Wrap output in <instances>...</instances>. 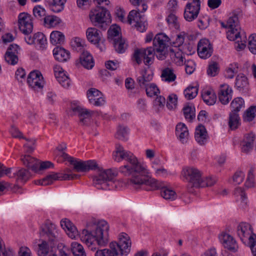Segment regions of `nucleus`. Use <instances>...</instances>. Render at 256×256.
<instances>
[{
  "label": "nucleus",
  "mask_w": 256,
  "mask_h": 256,
  "mask_svg": "<svg viewBox=\"0 0 256 256\" xmlns=\"http://www.w3.org/2000/svg\"><path fill=\"white\" fill-rule=\"evenodd\" d=\"M40 234L41 237H47L52 242L57 240L58 233L56 226L49 221L41 226Z\"/></svg>",
  "instance_id": "14"
},
{
  "label": "nucleus",
  "mask_w": 256,
  "mask_h": 256,
  "mask_svg": "<svg viewBox=\"0 0 256 256\" xmlns=\"http://www.w3.org/2000/svg\"><path fill=\"white\" fill-rule=\"evenodd\" d=\"M181 176L184 180L189 183L192 187L200 188L199 183L201 177V172L196 168L194 167H184L181 172Z\"/></svg>",
  "instance_id": "11"
},
{
  "label": "nucleus",
  "mask_w": 256,
  "mask_h": 256,
  "mask_svg": "<svg viewBox=\"0 0 256 256\" xmlns=\"http://www.w3.org/2000/svg\"><path fill=\"white\" fill-rule=\"evenodd\" d=\"M186 120L192 121L195 118V108L192 106V104L188 103L184 105L182 108Z\"/></svg>",
  "instance_id": "40"
},
{
  "label": "nucleus",
  "mask_w": 256,
  "mask_h": 256,
  "mask_svg": "<svg viewBox=\"0 0 256 256\" xmlns=\"http://www.w3.org/2000/svg\"><path fill=\"white\" fill-rule=\"evenodd\" d=\"M70 164L74 165V169L78 172H86L90 170H95L98 168L96 162L94 160L87 161H78L72 158Z\"/></svg>",
  "instance_id": "16"
},
{
  "label": "nucleus",
  "mask_w": 256,
  "mask_h": 256,
  "mask_svg": "<svg viewBox=\"0 0 256 256\" xmlns=\"http://www.w3.org/2000/svg\"><path fill=\"white\" fill-rule=\"evenodd\" d=\"M148 96L152 97L154 96H157L160 93L158 88L156 85L154 83H150L148 86L144 88Z\"/></svg>",
  "instance_id": "56"
},
{
  "label": "nucleus",
  "mask_w": 256,
  "mask_h": 256,
  "mask_svg": "<svg viewBox=\"0 0 256 256\" xmlns=\"http://www.w3.org/2000/svg\"><path fill=\"white\" fill-rule=\"evenodd\" d=\"M67 0H52L48 4L50 10L54 12H62Z\"/></svg>",
  "instance_id": "38"
},
{
  "label": "nucleus",
  "mask_w": 256,
  "mask_h": 256,
  "mask_svg": "<svg viewBox=\"0 0 256 256\" xmlns=\"http://www.w3.org/2000/svg\"><path fill=\"white\" fill-rule=\"evenodd\" d=\"M55 77L58 83L64 88H68L70 84V80L62 68L58 66L54 68Z\"/></svg>",
  "instance_id": "21"
},
{
  "label": "nucleus",
  "mask_w": 256,
  "mask_h": 256,
  "mask_svg": "<svg viewBox=\"0 0 256 256\" xmlns=\"http://www.w3.org/2000/svg\"><path fill=\"white\" fill-rule=\"evenodd\" d=\"M248 47L254 54H256V34H253L249 36Z\"/></svg>",
  "instance_id": "61"
},
{
  "label": "nucleus",
  "mask_w": 256,
  "mask_h": 256,
  "mask_svg": "<svg viewBox=\"0 0 256 256\" xmlns=\"http://www.w3.org/2000/svg\"><path fill=\"white\" fill-rule=\"evenodd\" d=\"M201 95L204 102L208 106L214 105L216 101V94L212 90H203Z\"/></svg>",
  "instance_id": "32"
},
{
  "label": "nucleus",
  "mask_w": 256,
  "mask_h": 256,
  "mask_svg": "<svg viewBox=\"0 0 256 256\" xmlns=\"http://www.w3.org/2000/svg\"><path fill=\"white\" fill-rule=\"evenodd\" d=\"M248 244L254 256H256V235L253 234L249 237Z\"/></svg>",
  "instance_id": "64"
},
{
  "label": "nucleus",
  "mask_w": 256,
  "mask_h": 256,
  "mask_svg": "<svg viewBox=\"0 0 256 256\" xmlns=\"http://www.w3.org/2000/svg\"><path fill=\"white\" fill-rule=\"evenodd\" d=\"M62 228L66 231L68 236L72 239L75 238L78 236V232L76 228L71 222L67 219L64 218L60 221Z\"/></svg>",
  "instance_id": "26"
},
{
  "label": "nucleus",
  "mask_w": 256,
  "mask_h": 256,
  "mask_svg": "<svg viewBox=\"0 0 256 256\" xmlns=\"http://www.w3.org/2000/svg\"><path fill=\"white\" fill-rule=\"evenodd\" d=\"M80 63L84 68L91 69L94 66V62L92 56L88 51H84L80 56Z\"/></svg>",
  "instance_id": "30"
},
{
  "label": "nucleus",
  "mask_w": 256,
  "mask_h": 256,
  "mask_svg": "<svg viewBox=\"0 0 256 256\" xmlns=\"http://www.w3.org/2000/svg\"><path fill=\"white\" fill-rule=\"evenodd\" d=\"M228 126L230 130H234L240 125V118L236 112H231L229 114Z\"/></svg>",
  "instance_id": "36"
},
{
  "label": "nucleus",
  "mask_w": 256,
  "mask_h": 256,
  "mask_svg": "<svg viewBox=\"0 0 256 256\" xmlns=\"http://www.w3.org/2000/svg\"><path fill=\"white\" fill-rule=\"evenodd\" d=\"M198 90L197 86H189L184 90V94L187 100H192L196 97Z\"/></svg>",
  "instance_id": "47"
},
{
  "label": "nucleus",
  "mask_w": 256,
  "mask_h": 256,
  "mask_svg": "<svg viewBox=\"0 0 256 256\" xmlns=\"http://www.w3.org/2000/svg\"><path fill=\"white\" fill-rule=\"evenodd\" d=\"M90 18L94 26L106 30L107 22H109L110 16L109 12L103 6H97L92 10L90 13Z\"/></svg>",
  "instance_id": "6"
},
{
  "label": "nucleus",
  "mask_w": 256,
  "mask_h": 256,
  "mask_svg": "<svg viewBox=\"0 0 256 256\" xmlns=\"http://www.w3.org/2000/svg\"><path fill=\"white\" fill-rule=\"evenodd\" d=\"M71 109L75 114L78 115L81 124L88 125L90 122L93 112L75 105L72 106Z\"/></svg>",
  "instance_id": "18"
},
{
  "label": "nucleus",
  "mask_w": 256,
  "mask_h": 256,
  "mask_svg": "<svg viewBox=\"0 0 256 256\" xmlns=\"http://www.w3.org/2000/svg\"><path fill=\"white\" fill-rule=\"evenodd\" d=\"M34 44L38 46L41 50L45 49L47 44L46 36L42 33L40 32L34 34Z\"/></svg>",
  "instance_id": "41"
},
{
  "label": "nucleus",
  "mask_w": 256,
  "mask_h": 256,
  "mask_svg": "<svg viewBox=\"0 0 256 256\" xmlns=\"http://www.w3.org/2000/svg\"><path fill=\"white\" fill-rule=\"evenodd\" d=\"M142 10L138 8V10H132L130 12L128 16V22L139 32H144L146 30L147 23L144 14H142L140 12H145L148 6L144 4H142Z\"/></svg>",
  "instance_id": "7"
},
{
  "label": "nucleus",
  "mask_w": 256,
  "mask_h": 256,
  "mask_svg": "<svg viewBox=\"0 0 256 256\" xmlns=\"http://www.w3.org/2000/svg\"><path fill=\"white\" fill-rule=\"evenodd\" d=\"M237 234L242 241H244L245 238L248 239L249 237L254 234L251 226L246 222H242L238 226Z\"/></svg>",
  "instance_id": "27"
},
{
  "label": "nucleus",
  "mask_w": 256,
  "mask_h": 256,
  "mask_svg": "<svg viewBox=\"0 0 256 256\" xmlns=\"http://www.w3.org/2000/svg\"><path fill=\"white\" fill-rule=\"evenodd\" d=\"M244 102L242 98H236L231 102L232 112L238 113L240 110L244 107Z\"/></svg>",
  "instance_id": "49"
},
{
  "label": "nucleus",
  "mask_w": 256,
  "mask_h": 256,
  "mask_svg": "<svg viewBox=\"0 0 256 256\" xmlns=\"http://www.w3.org/2000/svg\"><path fill=\"white\" fill-rule=\"evenodd\" d=\"M235 85L239 90H244L248 86L247 78L243 74H238L236 78Z\"/></svg>",
  "instance_id": "43"
},
{
  "label": "nucleus",
  "mask_w": 256,
  "mask_h": 256,
  "mask_svg": "<svg viewBox=\"0 0 256 256\" xmlns=\"http://www.w3.org/2000/svg\"><path fill=\"white\" fill-rule=\"evenodd\" d=\"M27 82L31 88L34 90L42 89L44 84L42 76L38 71H33L29 74Z\"/></svg>",
  "instance_id": "19"
},
{
  "label": "nucleus",
  "mask_w": 256,
  "mask_h": 256,
  "mask_svg": "<svg viewBox=\"0 0 256 256\" xmlns=\"http://www.w3.org/2000/svg\"><path fill=\"white\" fill-rule=\"evenodd\" d=\"M108 230L109 226L106 221L92 220L87 224L86 228L82 230L80 238L82 242L94 250L96 248L93 245L98 244L104 246L108 244Z\"/></svg>",
  "instance_id": "3"
},
{
  "label": "nucleus",
  "mask_w": 256,
  "mask_h": 256,
  "mask_svg": "<svg viewBox=\"0 0 256 256\" xmlns=\"http://www.w3.org/2000/svg\"><path fill=\"white\" fill-rule=\"evenodd\" d=\"M192 48V47L188 46L184 44L182 47V49L170 48L169 50V54L172 60L177 65L180 66L184 64L183 54H191Z\"/></svg>",
  "instance_id": "15"
},
{
  "label": "nucleus",
  "mask_w": 256,
  "mask_h": 256,
  "mask_svg": "<svg viewBox=\"0 0 256 256\" xmlns=\"http://www.w3.org/2000/svg\"><path fill=\"white\" fill-rule=\"evenodd\" d=\"M34 15L37 18H42L46 16V10L40 6H34L33 9Z\"/></svg>",
  "instance_id": "62"
},
{
  "label": "nucleus",
  "mask_w": 256,
  "mask_h": 256,
  "mask_svg": "<svg viewBox=\"0 0 256 256\" xmlns=\"http://www.w3.org/2000/svg\"><path fill=\"white\" fill-rule=\"evenodd\" d=\"M177 102V96L174 94H171L167 98L166 106L169 110H173L176 108Z\"/></svg>",
  "instance_id": "57"
},
{
  "label": "nucleus",
  "mask_w": 256,
  "mask_h": 256,
  "mask_svg": "<svg viewBox=\"0 0 256 256\" xmlns=\"http://www.w3.org/2000/svg\"><path fill=\"white\" fill-rule=\"evenodd\" d=\"M256 116V106H250L244 112L243 115L244 121L250 122L252 121Z\"/></svg>",
  "instance_id": "44"
},
{
  "label": "nucleus",
  "mask_w": 256,
  "mask_h": 256,
  "mask_svg": "<svg viewBox=\"0 0 256 256\" xmlns=\"http://www.w3.org/2000/svg\"><path fill=\"white\" fill-rule=\"evenodd\" d=\"M219 67L218 64L216 62H212L210 63L207 69V74L210 76H214L218 74Z\"/></svg>",
  "instance_id": "53"
},
{
  "label": "nucleus",
  "mask_w": 256,
  "mask_h": 256,
  "mask_svg": "<svg viewBox=\"0 0 256 256\" xmlns=\"http://www.w3.org/2000/svg\"><path fill=\"white\" fill-rule=\"evenodd\" d=\"M176 134L182 142H186L188 136V131L185 124L180 122L176 125Z\"/></svg>",
  "instance_id": "31"
},
{
  "label": "nucleus",
  "mask_w": 256,
  "mask_h": 256,
  "mask_svg": "<svg viewBox=\"0 0 256 256\" xmlns=\"http://www.w3.org/2000/svg\"><path fill=\"white\" fill-rule=\"evenodd\" d=\"M71 250L74 256H86L83 246L76 242L72 243Z\"/></svg>",
  "instance_id": "45"
},
{
  "label": "nucleus",
  "mask_w": 256,
  "mask_h": 256,
  "mask_svg": "<svg viewBox=\"0 0 256 256\" xmlns=\"http://www.w3.org/2000/svg\"><path fill=\"white\" fill-rule=\"evenodd\" d=\"M166 20L170 26L174 28L175 29L179 28L180 25L178 22L177 17L174 14H170Z\"/></svg>",
  "instance_id": "59"
},
{
  "label": "nucleus",
  "mask_w": 256,
  "mask_h": 256,
  "mask_svg": "<svg viewBox=\"0 0 256 256\" xmlns=\"http://www.w3.org/2000/svg\"><path fill=\"white\" fill-rule=\"evenodd\" d=\"M255 139L256 136L253 132L246 134L240 144L242 152L245 154H248L251 152L253 148Z\"/></svg>",
  "instance_id": "22"
},
{
  "label": "nucleus",
  "mask_w": 256,
  "mask_h": 256,
  "mask_svg": "<svg viewBox=\"0 0 256 256\" xmlns=\"http://www.w3.org/2000/svg\"><path fill=\"white\" fill-rule=\"evenodd\" d=\"M128 129L127 126L119 125L115 136L116 138L122 140H126L128 138Z\"/></svg>",
  "instance_id": "48"
},
{
  "label": "nucleus",
  "mask_w": 256,
  "mask_h": 256,
  "mask_svg": "<svg viewBox=\"0 0 256 256\" xmlns=\"http://www.w3.org/2000/svg\"><path fill=\"white\" fill-rule=\"evenodd\" d=\"M13 250L10 248H6L4 242L0 237V256H14Z\"/></svg>",
  "instance_id": "52"
},
{
  "label": "nucleus",
  "mask_w": 256,
  "mask_h": 256,
  "mask_svg": "<svg viewBox=\"0 0 256 256\" xmlns=\"http://www.w3.org/2000/svg\"><path fill=\"white\" fill-rule=\"evenodd\" d=\"M238 20L237 16L230 17L224 24L222 22V26L223 27L228 28L227 32V38L230 40H236L235 47L238 50H244L246 46L245 36H244V40H242V36H240V28L238 24Z\"/></svg>",
  "instance_id": "5"
},
{
  "label": "nucleus",
  "mask_w": 256,
  "mask_h": 256,
  "mask_svg": "<svg viewBox=\"0 0 256 256\" xmlns=\"http://www.w3.org/2000/svg\"><path fill=\"white\" fill-rule=\"evenodd\" d=\"M200 10L194 8H190V6H186L184 14V18L188 22L192 21L198 17Z\"/></svg>",
  "instance_id": "35"
},
{
  "label": "nucleus",
  "mask_w": 256,
  "mask_h": 256,
  "mask_svg": "<svg viewBox=\"0 0 256 256\" xmlns=\"http://www.w3.org/2000/svg\"><path fill=\"white\" fill-rule=\"evenodd\" d=\"M116 170L108 169L100 171L98 174L94 178V184L98 189H106L110 184H112V180L116 176Z\"/></svg>",
  "instance_id": "9"
},
{
  "label": "nucleus",
  "mask_w": 256,
  "mask_h": 256,
  "mask_svg": "<svg viewBox=\"0 0 256 256\" xmlns=\"http://www.w3.org/2000/svg\"><path fill=\"white\" fill-rule=\"evenodd\" d=\"M23 164L28 168L34 172L38 171L40 162L38 160L30 155H24L20 158Z\"/></svg>",
  "instance_id": "28"
},
{
  "label": "nucleus",
  "mask_w": 256,
  "mask_h": 256,
  "mask_svg": "<svg viewBox=\"0 0 256 256\" xmlns=\"http://www.w3.org/2000/svg\"><path fill=\"white\" fill-rule=\"evenodd\" d=\"M184 35L185 34L184 32H181L178 34L176 40L172 42L170 41L171 44H170L175 48L182 46V44L184 40Z\"/></svg>",
  "instance_id": "60"
},
{
  "label": "nucleus",
  "mask_w": 256,
  "mask_h": 256,
  "mask_svg": "<svg viewBox=\"0 0 256 256\" xmlns=\"http://www.w3.org/2000/svg\"><path fill=\"white\" fill-rule=\"evenodd\" d=\"M38 244L33 246V249L38 256H54V254H58V251L53 252L54 242L44 240H40Z\"/></svg>",
  "instance_id": "12"
},
{
  "label": "nucleus",
  "mask_w": 256,
  "mask_h": 256,
  "mask_svg": "<svg viewBox=\"0 0 256 256\" xmlns=\"http://www.w3.org/2000/svg\"><path fill=\"white\" fill-rule=\"evenodd\" d=\"M220 242L225 248L233 252L237 251L238 246L233 237L228 234H222L219 236Z\"/></svg>",
  "instance_id": "23"
},
{
  "label": "nucleus",
  "mask_w": 256,
  "mask_h": 256,
  "mask_svg": "<svg viewBox=\"0 0 256 256\" xmlns=\"http://www.w3.org/2000/svg\"><path fill=\"white\" fill-rule=\"evenodd\" d=\"M10 48H8L6 53L4 55V59L6 62H7L8 64H10L12 65H15L16 64L18 60V58L17 55L15 54H12Z\"/></svg>",
  "instance_id": "50"
},
{
  "label": "nucleus",
  "mask_w": 256,
  "mask_h": 256,
  "mask_svg": "<svg viewBox=\"0 0 256 256\" xmlns=\"http://www.w3.org/2000/svg\"><path fill=\"white\" fill-rule=\"evenodd\" d=\"M78 176L73 174L71 170L66 168L62 173L52 172L44 178L38 180L36 182V184L42 186H47L52 184L54 181L56 180H70L78 178Z\"/></svg>",
  "instance_id": "10"
},
{
  "label": "nucleus",
  "mask_w": 256,
  "mask_h": 256,
  "mask_svg": "<svg viewBox=\"0 0 256 256\" xmlns=\"http://www.w3.org/2000/svg\"><path fill=\"white\" fill-rule=\"evenodd\" d=\"M112 156L114 160L118 162L122 160L126 162L124 165L120 167L119 172L128 177V185L135 189L143 188L146 190L160 189L161 196L164 199L172 201L176 198V193L166 186L163 182L150 176L146 166L139 162L130 152L125 150L121 146H117Z\"/></svg>",
  "instance_id": "1"
},
{
  "label": "nucleus",
  "mask_w": 256,
  "mask_h": 256,
  "mask_svg": "<svg viewBox=\"0 0 256 256\" xmlns=\"http://www.w3.org/2000/svg\"><path fill=\"white\" fill-rule=\"evenodd\" d=\"M86 36L88 40L92 44H96L101 51L106 49L104 44V39L99 30L95 28H89L86 31Z\"/></svg>",
  "instance_id": "13"
},
{
  "label": "nucleus",
  "mask_w": 256,
  "mask_h": 256,
  "mask_svg": "<svg viewBox=\"0 0 256 256\" xmlns=\"http://www.w3.org/2000/svg\"><path fill=\"white\" fill-rule=\"evenodd\" d=\"M113 45L116 51L120 54L125 52L128 48V44L126 40L122 37H118L113 39Z\"/></svg>",
  "instance_id": "34"
},
{
  "label": "nucleus",
  "mask_w": 256,
  "mask_h": 256,
  "mask_svg": "<svg viewBox=\"0 0 256 256\" xmlns=\"http://www.w3.org/2000/svg\"><path fill=\"white\" fill-rule=\"evenodd\" d=\"M170 44H171L170 40L166 34H158L153 40V47L136 50L133 54V60L140 64L143 59L144 64L147 66L153 62L154 54L158 60H164L166 57V49Z\"/></svg>",
  "instance_id": "2"
},
{
  "label": "nucleus",
  "mask_w": 256,
  "mask_h": 256,
  "mask_svg": "<svg viewBox=\"0 0 256 256\" xmlns=\"http://www.w3.org/2000/svg\"><path fill=\"white\" fill-rule=\"evenodd\" d=\"M161 76L162 80L168 82H174L176 78V76L174 74L173 70L168 68L162 70Z\"/></svg>",
  "instance_id": "46"
},
{
  "label": "nucleus",
  "mask_w": 256,
  "mask_h": 256,
  "mask_svg": "<svg viewBox=\"0 0 256 256\" xmlns=\"http://www.w3.org/2000/svg\"><path fill=\"white\" fill-rule=\"evenodd\" d=\"M44 20V25L48 28L55 27L62 22L61 19L56 16H48Z\"/></svg>",
  "instance_id": "42"
},
{
  "label": "nucleus",
  "mask_w": 256,
  "mask_h": 256,
  "mask_svg": "<svg viewBox=\"0 0 256 256\" xmlns=\"http://www.w3.org/2000/svg\"><path fill=\"white\" fill-rule=\"evenodd\" d=\"M196 140L200 145L204 144L208 139V134L205 127L200 124L196 128L194 134Z\"/></svg>",
  "instance_id": "29"
},
{
  "label": "nucleus",
  "mask_w": 256,
  "mask_h": 256,
  "mask_svg": "<svg viewBox=\"0 0 256 256\" xmlns=\"http://www.w3.org/2000/svg\"><path fill=\"white\" fill-rule=\"evenodd\" d=\"M53 54L55 58L59 62H64L70 58V54L62 47H56L53 50Z\"/></svg>",
  "instance_id": "33"
},
{
  "label": "nucleus",
  "mask_w": 256,
  "mask_h": 256,
  "mask_svg": "<svg viewBox=\"0 0 256 256\" xmlns=\"http://www.w3.org/2000/svg\"><path fill=\"white\" fill-rule=\"evenodd\" d=\"M54 155L55 156L56 158H58L57 161L58 162H60L62 160H67L70 162L71 158H72V157L69 156L64 151L54 152Z\"/></svg>",
  "instance_id": "63"
},
{
  "label": "nucleus",
  "mask_w": 256,
  "mask_h": 256,
  "mask_svg": "<svg viewBox=\"0 0 256 256\" xmlns=\"http://www.w3.org/2000/svg\"><path fill=\"white\" fill-rule=\"evenodd\" d=\"M153 72L150 70H142L136 78V82L140 86L143 88L148 86L153 78Z\"/></svg>",
  "instance_id": "25"
},
{
  "label": "nucleus",
  "mask_w": 256,
  "mask_h": 256,
  "mask_svg": "<svg viewBox=\"0 0 256 256\" xmlns=\"http://www.w3.org/2000/svg\"><path fill=\"white\" fill-rule=\"evenodd\" d=\"M18 26L20 30L25 35L24 40L28 44H34V35L30 34L33 29V24L30 16L26 13H20L18 16Z\"/></svg>",
  "instance_id": "8"
},
{
  "label": "nucleus",
  "mask_w": 256,
  "mask_h": 256,
  "mask_svg": "<svg viewBox=\"0 0 256 256\" xmlns=\"http://www.w3.org/2000/svg\"><path fill=\"white\" fill-rule=\"evenodd\" d=\"M254 169L251 168L248 172L247 178L245 182V186L248 188H252L254 186Z\"/></svg>",
  "instance_id": "58"
},
{
  "label": "nucleus",
  "mask_w": 256,
  "mask_h": 256,
  "mask_svg": "<svg viewBox=\"0 0 256 256\" xmlns=\"http://www.w3.org/2000/svg\"><path fill=\"white\" fill-rule=\"evenodd\" d=\"M197 50L200 57L204 59L210 57L212 52V46L208 40L206 39H202L200 40Z\"/></svg>",
  "instance_id": "20"
},
{
  "label": "nucleus",
  "mask_w": 256,
  "mask_h": 256,
  "mask_svg": "<svg viewBox=\"0 0 256 256\" xmlns=\"http://www.w3.org/2000/svg\"><path fill=\"white\" fill-rule=\"evenodd\" d=\"M232 89L226 84H222L218 92L219 100L223 104H228L232 98Z\"/></svg>",
  "instance_id": "24"
},
{
  "label": "nucleus",
  "mask_w": 256,
  "mask_h": 256,
  "mask_svg": "<svg viewBox=\"0 0 256 256\" xmlns=\"http://www.w3.org/2000/svg\"><path fill=\"white\" fill-rule=\"evenodd\" d=\"M87 97L90 103L96 106H102L106 102L102 93L94 88H91L88 90Z\"/></svg>",
  "instance_id": "17"
},
{
  "label": "nucleus",
  "mask_w": 256,
  "mask_h": 256,
  "mask_svg": "<svg viewBox=\"0 0 256 256\" xmlns=\"http://www.w3.org/2000/svg\"><path fill=\"white\" fill-rule=\"evenodd\" d=\"M16 177V180L22 182H26L31 177L30 172L24 168H22L14 173Z\"/></svg>",
  "instance_id": "39"
},
{
  "label": "nucleus",
  "mask_w": 256,
  "mask_h": 256,
  "mask_svg": "<svg viewBox=\"0 0 256 256\" xmlns=\"http://www.w3.org/2000/svg\"><path fill=\"white\" fill-rule=\"evenodd\" d=\"M216 182V180L211 176L210 177H202V176L199 182L200 183V188H204L205 186H213Z\"/></svg>",
  "instance_id": "55"
},
{
  "label": "nucleus",
  "mask_w": 256,
  "mask_h": 256,
  "mask_svg": "<svg viewBox=\"0 0 256 256\" xmlns=\"http://www.w3.org/2000/svg\"><path fill=\"white\" fill-rule=\"evenodd\" d=\"M238 64L236 62L230 64V67L226 70V76L230 79L234 77L235 74L238 72Z\"/></svg>",
  "instance_id": "54"
},
{
  "label": "nucleus",
  "mask_w": 256,
  "mask_h": 256,
  "mask_svg": "<svg viewBox=\"0 0 256 256\" xmlns=\"http://www.w3.org/2000/svg\"><path fill=\"white\" fill-rule=\"evenodd\" d=\"M70 44L74 50L79 52L84 48V42L83 40L80 38H74L72 39Z\"/></svg>",
  "instance_id": "51"
},
{
  "label": "nucleus",
  "mask_w": 256,
  "mask_h": 256,
  "mask_svg": "<svg viewBox=\"0 0 256 256\" xmlns=\"http://www.w3.org/2000/svg\"><path fill=\"white\" fill-rule=\"evenodd\" d=\"M131 242L127 234L122 233L118 242H112L110 244L109 248L98 250L95 256H122L128 255L130 251Z\"/></svg>",
  "instance_id": "4"
},
{
  "label": "nucleus",
  "mask_w": 256,
  "mask_h": 256,
  "mask_svg": "<svg viewBox=\"0 0 256 256\" xmlns=\"http://www.w3.org/2000/svg\"><path fill=\"white\" fill-rule=\"evenodd\" d=\"M50 41L54 45L62 44L64 42V35L60 32L54 31L50 35Z\"/></svg>",
  "instance_id": "37"
}]
</instances>
